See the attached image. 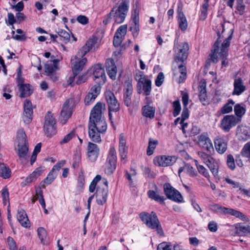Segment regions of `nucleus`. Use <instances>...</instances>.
<instances>
[{
  "label": "nucleus",
  "mask_w": 250,
  "mask_h": 250,
  "mask_svg": "<svg viewBox=\"0 0 250 250\" xmlns=\"http://www.w3.org/2000/svg\"><path fill=\"white\" fill-rule=\"evenodd\" d=\"M231 33L230 35L222 43L220 46V41L217 40L214 43L211 53L210 54V59L208 61H211L213 63H216L219 58L222 60L221 68L228 65L227 57L228 56V48L229 46L230 41L232 39Z\"/></svg>",
  "instance_id": "1"
},
{
  "label": "nucleus",
  "mask_w": 250,
  "mask_h": 250,
  "mask_svg": "<svg viewBox=\"0 0 250 250\" xmlns=\"http://www.w3.org/2000/svg\"><path fill=\"white\" fill-rule=\"evenodd\" d=\"M103 105L97 103L91 111L88 126L103 133L106 130L107 124L102 117Z\"/></svg>",
  "instance_id": "2"
},
{
  "label": "nucleus",
  "mask_w": 250,
  "mask_h": 250,
  "mask_svg": "<svg viewBox=\"0 0 250 250\" xmlns=\"http://www.w3.org/2000/svg\"><path fill=\"white\" fill-rule=\"evenodd\" d=\"M139 217L142 221L148 228L155 229L159 235L164 236V233L161 224L154 212L152 211L150 214L146 212H142L140 213Z\"/></svg>",
  "instance_id": "3"
},
{
  "label": "nucleus",
  "mask_w": 250,
  "mask_h": 250,
  "mask_svg": "<svg viewBox=\"0 0 250 250\" xmlns=\"http://www.w3.org/2000/svg\"><path fill=\"white\" fill-rule=\"evenodd\" d=\"M129 0H122L119 6H115L110 12L115 22L121 23L125 21L129 8Z\"/></svg>",
  "instance_id": "4"
},
{
  "label": "nucleus",
  "mask_w": 250,
  "mask_h": 250,
  "mask_svg": "<svg viewBox=\"0 0 250 250\" xmlns=\"http://www.w3.org/2000/svg\"><path fill=\"white\" fill-rule=\"evenodd\" d=\"M174 51L175 52V61L184 62L187 60L188 55L189 46L187 42H184L178 43V38L174 40Z\"/></svg>",
  "instance_id": "5"
},
{
  "label": "nucleus",
  "mask_w": 250,
  "mask_h": 250,
  "mask_svg": "<svg viewBox=\"0 0 250 250\" xmlns=\"http://www.w3.org/2000/svg\"><path fill=\"white\" fill-rule=\"evenodd\" d=\"M117 153L115 147L110 146L108 152L106 163L105 164L104 172L107 175H110L116 168Z\"/></svg>",
  "instance_id": "6"
},
{
  "label": "nucleus",
  "mask_w": 250,
  "mask_h": 250,
  "mask_svg": "<svg viewBox=\"0 0 250 250\" xmlns=\"http://www.w3.org/2000/svg\"><path fill=\"white\" fill-rule=\"evenodd\" d=\"M65 163L66 161L65 160H62L55 165L46 178L41 182L42 186L44 187L51 184L56 178L60 169L64 166Z\"/></svg>",
  "instance_id": "7"
},
{
  "label": "nucleus",
  "mask_w": 250,
  "mask_h": 250,
  "mask_svg": "<svg viewBox=\"0 0 250 250\" xmlns=\"http://www.w3.org/2000/svg\"><path fill=\"white\" fill-rule=\"evenodd\" d=\"M105 97L108 104L109 118L111 120L112 112H116L118 111L120 109V104L114 93L110 90L105 92Z\"/></svg>",
  "instance_id": "8"
},
{
  "label": "nucleus",
  "mask_w": 250,
  "mask_h": 250,
  "mask_svg": "<svg viewBox=\"0 0 250 250\" xmlns=\"http://www.w3.org/2000/svg\"><path fill=\"white\" fill-rule=\"evenodd\" d=\"M43 128L47 136H52L56 133V120L50 112L48 111L45 116Z\"/></svg>",
  "instance_id": "9"
},
{
  "label": "nucleus",
  "mask_w": 250,
  "mask_h": 250,
  "mask_svg": "<svg viewBox=\"0 0 250 250\" xmlns=\"http://www.w3.org/2000/svg\"><path fill=\"white\" fill-rule=\"evenodd\" d=\"M100 45V41L96 37L89 39L85 44L80 49L78 53L79 57H83L89 51H95Z\"/></svg>",
  "instance_id": "10"
},
{
  "label": "nucleus",
  "mask_w": 250,
  "mask_h": 250,
  "mask_svg": "<svg viewBox=\"0 0 250 250\" xmlns=\"http://www.w3.org/2000/svg\"><path fill=\"white\" fill-rule=\"evenodd\" d=\"M73 105V100L72 99H68L63 104L59 118L60 122L62 124H65L71 117Z\"/></svg>",
  "instance_id": "11"
},
{
  "label": "nucleus",
  "mask_w": 250,
  "mask_h": 250,
  "mask_svg": "<svg viewBox=\"0 0 250 250\" xmlns=\"http://www.w3.org/2000/svg\"><path fill=\"white\" fill-rule=\"evenodd\" d=\"M240 122V119L234 115H226L221 120L220 127L225 132H229Z\"/></svg>",
  "instance_id": "12"
},
{
  "label": "nucleus",
  "mask_w": 250,
  "mask_h": 250,
  "mask_svg": "<svg viewBox=\"0 0 250 250\" xmlns=\"http://www.w3.org/2000/svg\"><path fill=\"white\" fill-rule=\"evenodd\" d=\"M198 144L209 154L214 151L212 141L206 134H202L198 136Z\"/></svg>",
  "instance_id": "13"
},
{
  "label": "nucleus",
  "mask_w": 250,
  "mask_h": 250,
  "mask_svg": "<svg viewBox=\"0 0 250 250\" xmlns=\"http://www.w3.org/2000/svg\"><path fill=\"white\" fill-rule=\"evenodd\" d=\"M179 160L175 156L162 155L156 157L154 159V163L159 167H166L171 166L175 163H178Z\"/></svg>",
  "instance_id": "14"
},
{
  "label": "nucleus",
  "mask_w": 250,
  "mask_h": 250,
  "mask_svg": "<svg viewBox=\"0 0 250 250\" xmlns=\"http://www.w3.org/2000/svg\"><path fill=\"white\" fill-rule=\"evenodd\" d=\"M22 120L25 124H29L32 120L33 107L31 101L26 99L24 103Z\"/></svg>",
  "instance_id": "15"
},
{
  "label": "nucleus",
  "mask_w": 250,
  "mask_h": 250,
  "mask_svg": "<svg viewBox=\"0 0 250 250\" xmlns=\"http://www.w3.org/2000/svg\"><path fill=\"white\" fill-rule=\"evenodd\" d=\"M93 76L97 83L104 84L106 80L104 70L100 64L95 65L93 67Z\"/></svg>",
  "instance_id": "16"
},
{
  "label": "nucleus",
  "mask_w": 250,
  "mask_h": 250,
  "mask_svg": "<svg viewBox=\"0 0 250 250\" xmlns=\"http://www.w3.org/2000/svg\"><path fill=\"white\" fill-rule=\"evenodd\" d=\"M16 152L19 157V160L21 163H26L28 161V145L18 144V147L16 149Z\"/></svg>",
  "instance_id": "17"
},
{
  "label": "nucleus",
  "mask_w": 250,
  "mask_h": 250,
  "mask_svg": "<svg viewBox=\"0 0 250 250\" xmlns=\"http://www.w3.org/2000/svg\"><path fill=\"white\" fill-rule=\"evenodd\" d=\"M86 62L87 59L85 58H83L82 60L78 58L76 56L72 58L71 63L73 74L77 75L83 69Z\"/></svg>",
  "instance_id": "18"
},
{
  "label": "nucleus",
  "mask_w": 250,
  "mask_h": 250,
  "mask_svg": "<svg viewBox=\"0 0 250 250\" xmlns=\"http://www.w3.org/2000/svg\"><path fill=\"white\" fill-rule=\"evenodd\" d=\"M132 92L133 86L131 82L129 81L125 82L124 89V102L127 106L131 105Z\"/></svg>",
  "instance_id": "19"
},
{
  "label": "nucleus",
  "mask_w": 250,
  "mask_h": 250,
  "mask_svg": "<svg viewBox=\"0 0 250 250\" xmlns=\"http://www.w3.org/2000/svg\"><path fill=\"white\" fill-rule=\"evenodd\" d=\"M164 192L168 199L177 203L183 202L182 195L175 188H164Z\"/></svg>",
  "instance_id": "20"
},
{
  "label": "nucleus",
  "mask_w": 250,
  "mask_h": 250,
  "mask_svg": "<svg viewBox=\"0 0 250 250\" xmlns=\"http://www.w3.org/2000/svg\"><path fill=\"white\" fill-rule=\"evenodd\" d=\"M178 164H182L178 170V175L181 177L182 172L187 173L190 176L193 177L197 174V171L189 164L186 163L181 159L178 160Z\"/></svg>",
  "instance_id": "21"
},
{
  "label": "nucleus",
  "mask_w": 250,
  "mask_h": 250,
  "mask_svg": "<svg viewBox=\"0 0 250 250\" xmlns=\"http://www.w3.org/2000/svg\"><path fill=\"white\" fill-rule=\"evenodd\" d=\"M214 147L216 151L220 154H224L227 149L228 144L223 137H217L214 140Z\"/></svg>",
  "instance_id": "22"
},
{
  "label": "nucleus",
  "mask_w": 250,
  "mask_h": 250,
  "mask_svg": "<svg viewBox=\"0 0 250 250\" xmlns=\"http://www.w3.org/2000/svg\"><path fill=\"white\" fill-rule=\"evenodd\" d=\"M100 153V149L96 144L89 142L87 146V156L89 160L93 162L96 160Z\"/></svg>",
  "instance_id": "23"
},
{
  "label": "nucleus",
  "mask_w": 250,
  "mask_h": 250,
  "mask_svg": "<svg viewBox=\"0 0 250 250\" xmlns=\"http://www.w3.org/2000/svg\"><path fill=\"white\" fill-rule=\"evenodd\" d=\"M105 67L109 77L112 80H115L117 74V67L114 60L112 59H108L105 62Z\"/></svg>",
  "instance_id": "24"
},
{
  "label": "nucleus",
  "mask_w": 250,
  "mask_h": 250,
  "mask_svg": "<svg viewBox=\"0 0 250 250\" xmlns=\"http://www.w3.org/2000/svg\"><path fill=\"white\" fill-rule=\"evenodd\" d=\"M233 87L234 89L232 92L233 95H240L246 90V86L241 78H237L234 79Z\"/></svg>",
  "instance_id": "25"
},
{
  "label": "nucleus",
  "mask_w": 250,
  "mask_h": 250,
  "mask_svg": "<svg viewBox=\"0 0 250 250\" xmlns=\"http://www.w3.org/2000/svg\"><path fill=\"white\" fill-rule=\"evenodd\" d=\"M151 84L150 80L146 79L145 77H141L138 81V86H139L141 87V85H142L145 95L148 96L150 94L151 90ZM138 91V92L140 94L141 92V88Z\"/></svg>",
  "instance_id": "26"
},
{
  "label": "nucleus",
  "mask_w": 250,
  "mask_h": 250,
  "mask_svg": "<svg viewBox=\"0 0 250 250\" xmlns=\"http://www.w3.org/2000/svg\"><path fill=\"white\" fill-rule=\"evenodd\" d=\"M108 193V188H96V201L98 205H102L106 202Z\"/></svg>",
  "instance_id": "27"
},
{
  "label": "nucleus",
  "mask_w": 250,
  "mask_h": 250,
  "mask_svg": "<svg viewBox=\"0 0 250 250\" xmlns=\"http://www.w3.org/2000/svg\"><path fill=\"white\" fill-rule=\"evenodd\" d=\"M178 22L179 26L182 31H185L188 27V21L186 17L182 11V9L178 7Z\"/></svg>",
  "instance_id": "28"
},
{
  "label": "nucleus",
  "mask_w": 250,
  "mask_h": 250,
  "mask_svg": "<svg viewBox=\"0 0 250 250\" xmlns=\"http://www.w3.org/2000/svg\"><path fill=\"white\" fill-rule=\"evenodd\" d=\"M17 219L21 225L25 228L29 226V220L26 213L22 209H19L17 215Z\"/></svg>",
  "instance_id": "29"
},
{
  "label": "nucleus",
  "mask_w": 250,
  "mask_h": 250,
  "mask_svg": "<svg viewBox=\"0 0 250 250\" xmlns=\"http://www.w3.org/2000/svg\"><path fill=\"white\" fill-rule=\"evenodd\" d=\"M52 62V63H47L44 66L45 73L47 76L52 75L58 68V63L59 60L58 59H54Z\"/></svg>",
  "instance_id": "30"
},
{
  "label": "nucleus",
  "mask_w": 250,
  "mask_h": 250,
  "mask_svg": "<svg viewBox=\"0 0 250 250\" xmlns=\"http://www.w3.org/2000/svg\"><path fill=\"white\" fill-rule=\"evenodd\" d=\"M147 195L151 200H153L161 205L165 204L164 202L165 198L164 196H161L158 191L153 190H149L147 192Z\"/></svg>",
  "instance_id": "31"
},
{
  "label": "nucleus",
  "mask_w": 250,
  "mask_h": 250,
  "mask_svg": "<svg viewBox=\"0 0 250 250\" xmlns=\"http://www.w3.org/2000/svg\"><path fill=\"white\" fill-rule=\"evenodd\" d=\"M20 97L25 98L29 96L33 93V89L29 84H21L19 86Z\"/></svg>",
  "instance_id": "32"
},
{
  "label": "nucleus",
  "mask_w": 250,
  "mask_h": 250,
  "mask_svg": "<svg viewBox=\"0 0 250 250\" xmlns=\"http://www.w3.org/2000/svg\"><path fill=\"white\" fill-rule=\"evenodd\" d=\"M102 133L98 130L88 126V134L90 139L95 143L101 142V134Z\"/></svg>",
  "instance_id": "33"
},
{
  "label": "nucleus",
  "mask_w": 250,
  "mask_h": 250,
  "mask_svg": "<svg viewBox=\"0 0 250 250\" xmlns=\"http://www.w3.org/2000/svg\"><path fill=\"white\" fill-rule=\"evenodd\" d=\"M214 177L218 176L219 165L216 160L212 158L206 164Z\"/></svg>",
  "instance_id": "34"
},
{
  "label": "nucleus",
  "mask_w": 250,
  "mask_h": 250,
  "mask_svg": "<svg viewBox=\"0 0 250 250\" xmlns=\"http://www.w3.org/2000/svg\"><path fill=\"white\" fill-rule=\"evenodd\" d=\"M142 112L144 116L152 119L154 117L155 110L153 107L147 105L143 106Z\"/></svg>",
  "instance_id": "35"
},
{
  "label": "nucleus",
  "mask_w": 250,
  "mask_h": 250,
  "mask_svg": "<svg viewBox=\"0 0 250 250\" xmlns=\"http://www.w3.org/2000/svg\"><path fill=\"white\" fill-rule=\"evenodd\" d=\"M43 170L41 167L37 168L28 177L25 179L27 183H30L35 180L42 173Z\"/></svg>",
  "instance_id": "36"
},
{
  "label": "nucleus",
  "mask_w": 250,
  "mask_h": 250,
  "mask_svg": "<svg viewBox=\"0 0 250 250\" xmlns=\"http://www.w3.org/2000/svg\"><path fill=\"white\" fill-rule=\"evenodd\" d=\"M11 174L9 167L4 164L0 163V176L4 179L9 178Z\"/></svg>",
  "instance_id": "37"
},
{
  "label": "nucleus",
  "mask_w": 250,
  "mask_h": 250,
  "mask_svg": "<svg viewBox=\"0 0 250 250\" xmlns=\"http://www.w3.org/2000/svg\"><path fill=\"white\" fill-rule=\"evenodd\" d=\"M17 139L18 144H28L26 135L23 129L17 131Z\"/></svg>",
  "instance_id": "38"
},
{
  "label": "nucleus",
  "mask_w": 250,
  "mask_h": 250,
  "mask_svg": "<svg viewBox=\"0 0 250 250\" xmlns=\"http://www.w3.org/2000/svg\"><path fill=\"white\" fill-rule=\"evenodd\" d=\"M58 36H59L60 40L64 43L69 42L70 40V35L66 31L63 29H59L57 31Z\"/></svg>",
  "instance_id": "39"
},
{
  "label": "nucleus",
  "mask_w": 250,
  "mask_h": 250,
  "mask_svg": "<svg viewBox=\"0 0 250 250\" xmlns=\"http://www.w3.org/2000/svg\"><path fill=\"white\" fill-rule=\"evenodd\" d=\"M235 103L232 100H229L220 110L222 114H227L231 112L232 111V107Z\"/></svg>",
  "instance_id": "40"
},
{
  "label": "nucleus",
  "mask_w": 250,
  "mask_h": 250,
  "mask_svg": "<svg viewBox=\"0 0 250 250\" xmlns=\"http://www.w3.org/2000/svg\"><path fill=\"white\" fill-rule=\"evenodd\" d=\"M158 144V142L156 140H153L151 138H149L148 146L147 148L146 153L148 156L151 155L154 152L155 148Z\"/></svg>",
  "instance_id": "41"
},
{
  "label": "nucleus",
  "mask_w": 250,
  "mask_h": 250,
  "mask_svg": "<svg viewBox=\"0 0 250 250\" xmlns=\"http://www.w3.org/2000/svg\"><path fill=\"white\" fill-rule=\"evenodd\" d=\"M234 111L240 120L241 117L245 113L246 109L243 105L240 104H236L234 107Z\"/></svg>",
  "instance_id": "42"
},
{
  "label": "nucleus",
  "mask_w": 250,
  "mask_h": 250,
  "mask_svg": "<svg viewBox=\"0 0 250 250\" xmlns=\"http://www.w3.org/2000/svg\"><path fill=\"white\" fill-rule=\"evenodd\" d=\"M235 229H238L241 236L246 233L250 232V226H243L241 223H236L233 226Z\"/></svg>",
  "instance_id": "43"
},
{
  "label": "nucleus",
  "mask_w": 250,
  "mask_h": 250,
  "mask_svg": "<svg viewBox=\"0 0 250 250\" xmlns=\"http://www.w3.org/2000/svg\"><path fill=\"white\" fill-rule=\"evenodd\" d=\"M230 215L237 218H239L243 221H249V218L246 215L238 210H236L232 208Z\"/></svg>",
  "instance_id": "44"
},
{
  "label": "nucleus",
  "mask_w": 250,
  "mask_h": 250,
  "mask_svg": "<svg viewBox=\"0 0 250 250\" xmlns=\"http://www.w3.org/2000/svg\"><path fill=\"white\" fill-rule=\"evenodd\" d=\"M136 172L135 169H131L130 172L125 171V177L129 181L133 183L136 179Z\"/></svg>",
  "instance_id": "45"
},
{
  "label": "nucleus",
  "mask_w": 250,
  "mask_h": 250,
  "mask_svg": "<svg viewBox=\"0 0 250 250\" xmlns=\"http://www.w3.org/2000/svg\"><path fill=\"white\" fill-rule=\"evenodd\" d=\"M208 4L204 3L203 4L201 9L200 14L199 15V19L202 21H204L207 17L208 9Z\"/></svg>",
  "instance_id": "46"
},
{
  "label": "nucleus",
  "mask_w": 250,
  "mask_h": 250,
  "mask_svg": "<svg viewBox=\"0 0 250 250\" xmlns=\"http://www.w3.org/2000/svg\"><path fill=\"white\" fill-rule=\"evenodd\" d=\"M196 166L199 172L201 174H202L207 178H209V174L207 169H206L203 166L198 165L197 162H196Z\"/></svg>",
  "instance_id": "47"
},
{
  "label": "nucleus",
  "mask_w": 250,
  "mask_h": 250,
  "mask_svg": "<svg viewBox=\"0 0 250 250\" xmlns=\"http://www.w3.org/2000/svg\"><path fill=\"white\" fill-rule=\"evenodd\" d=\"M241 154L243 156L248 158L250 161V142L244 146L242 150Z\"/></svg>",
  "instance_id": "48"
},
{
  "label": "nucleus",
  "mask_w": 250,
  "mask_h": 250,
  "mask_svg": "<svg viewBox=\"0 0 250 250\" xmlns=\"http://www.w3.org/2000/svg\"><path fill=\"white\" fill-rule=\"evenodd\" d=\"M245 10V5L243 3L242 0H238L237 1V6H236V12H237L239 15H242L244 12Z\"/></svg>",
  "instance_id": "49"
},
{
  "label": "nucleus",
  "mask_w": 250,
  "mask_h": 250,
  "mask_svg": "<svg viewBox=\"0 0 250 250\" xmlns=\"http://www.w3.org/2000/svg\"><path fill=\"white\" fill-rule=\"evenodd\" d=\"M92 86L90 89V92L89 93L91 94L92 95L95 96L94 97L96 98L98 94H100L101 87V85L102 84L97 83Z\"/></svg>",
  "instance_id": "50"
},
{
  "label": "nucleus",
  "mask_w": 250,
  "mask_h": 250,
  "mask_svg": "<svg viewBox=\"0 0 250 250\" xmlns=\"http://www.w3.org/2000/svg\"><path fill=\"white\" fill-rule=\"evenodd\" d=\"M0 192L4 205H6L7 203L9 204V194L7 188H2Z\"/></svg>",
  "instance_id": "51"
},
{
  "label": "nucleus",
  "mask_w": 250,
  "mask_h": 250,
  "mask_svg": "<svg viewBox=\"0 0 250 250\" xmlns=\"http://www.w3.org/2000/svg\"><path fill=\"white\" fill-rule=\"evenodd\" d=\"M38 234L40 239H41V242L42 243H44V241L45 240V239L47 237V232L45 229L42 227L38 228Z\"/></svg>",
  "instance_id": "52"
},
{
  "label": "nucleus",
  "mask_w": 250,
  "mask_h": 250,
  "mask_svg": "<svg viewBox=\"0 0 250 250\" xmlns=\"http://www.w3.org/2000/svg\"><path fill=\"white\" fill-rule=\"evenodd\" d=\"M173 115L174 117L177 116L181 110V105L179 101H175L173 103Z\"/></svg>",
  "instance_id": "53"
},
{
  "label": "nucleus",
  "mask_w": 250,
  "mask_h": 250,
  "mask_svg": "<svg viewBox=\"0 0 250 250\" xmlns=\"http://www.w3.org/2000/svg\"><path fill=\"white\" fill-rule=\"evenodd\" d=\"M36 192H37V194H38V198H40L39 201L41 206L42 207V208L43 209H45V203L44 199L43 198L42 191L41 190V188H37Z\"/></svg>",
  "instance_id": "54"
},
{
  "label": "nucleus",
  "mask_w": 250,
  "mask_h": 250,
  "mask_svg": "<svg viewBox=\"0 0 250 250\" xmlns=\"http://www.w3.org/2000/svg\"><path fill=\"white\" fill-rule=\"evenodd\" d=\"M16 32L19 35H16L14 36V35L15 34V32L12 31L14 39L18 41H22L25 39V35L23 34V32L21 29H18Z\"/></svg>",
  "instance_id": "55"
},
{
  "label": "nucleus",
  "mask_w": 250,
  "mask_h": 250,
  "mask_svg": "<svg viewBox=\"0 0 250 250\" xmlns=\"http://www.w3.org/2000/svg\"><path fill=\"white\" fill-rule=\"evenodd\" d=\"M7 245L10 250H17L16 242L13 238L9 236L7 239Z\"/></svg>",
  "instance_id": "56"
},
{
  "label": "nucleus",
  "mask_w": 250,
  "mask_h": 250,
  "mask_svg": "<svg viewBox=\"0 0 250 250\" xmlns=\"http://www.w3.org/2000/svg\"><path fill=\"white\" fill-rule=\"evenodd\" d=\"M127 31V25H123L120 26L116 31L115 34L124 38Z\"/></svg>",
  "instance_id": "57"
},
{
  "label": "nucleus",
  "mask_w": 250,
  "mask_h": 250,
  "mask_svg": "<svg viewBox=\"0 0 250 250\" xmlns=\"http://www.w3.org/2000/svg\"><path fill=\"white\" fill-rule=\"evenodd\" d=\"M227 163L228 167L231 170H233L235 167L234 160L232 155L229 154L227 156Z\"/></svg>",
  "instance_id": "58"
},
{
  "label": "nucleus",
  "mask_w": 250,
  "mask_h": 250,
  "mask_svg": "<svg viewBox=\"0 0 250 250\" xmlns=\"http://www.w3.org/2000/svg\"><path fill=\"white\" fill-rule=\"evenodd\" d=\"M127 149V146H119V154L122 161L125 160V159L126 158Z\"/></svg>",
  "instance_id": "59"
},
{
  "label": "nucleus",
  "mask_w": 250,
  "mask_h": 250,
  "mask_svg": "<svg viewBox=\"0 0 250 250\" xmlns=\"http://www.w3.org/2000/svg\"><path fill=\"white\" fill-rule=\"evenodd\" d=\"M75 136V133L74 131H71L69 133L66 135L62 140L60 142L61 144H64L68 143Z\"/></svg>",
  "instance_id": "60"
},
{
  "label": "nucleus",
  "mask_w": 250,
  "mask_h": 250,
  "mask_svg": "<svg viewBox=\"0 0 250 250\" xmlns=\"http://www.w3.org/2000/svg\"><path fill=\"white\" fill-rule=\"evenodd\" d=\"M198 155L200 158L205 164L208 162L210 159L212 158V157L209 156L208 154L203 152H198Z\"/></svg>",
  "instance_id": "61"
},
{
  "label": "nucleus",
  "mask_w": 250,
  "mask_h": 250,
  "mask_svg": "<svg viewBox=\"0 0 250 250\" xmlns=\"http://www.w3.org/2000/svg\"><path fill=\"white\" fill-rule=\"evenodd\" d=\"M124 37L118 36L116 34H115L113 41V45L115 47H119L121 45L123 40L124 39Z\"/></svg>",
  "instance_id": "62"
},
{
  "label": "nucleus",
  "mask_w": 250,
  "mask_h": 250,
  "mask_svg": "<svg viewBox=\"0 0 250 250\" xmlns=\"http://www.w3.org/2000/svg\"><path fill=\"white\" fill-rule=\"evenodd\" d=\"M239 135L242 138V139L245 141L250 137L248 130L245 127L241 129V132L239 133Z\"/></svg>",
  "instance_id": "63"
},
{
  "label": "nucleus",
  "mask_w": 250,
  "mask_h": 250,
  "mask_svg": "<svg viewBox=\"0 0 250 250\" xmlns=\"http://www.w3.org/2000/svg\"><path fill=\"white\" fill-rule=\"evenodd\" d=\"M157 250H171V249L169 243L163 242L158 246Z\"/></svg>",
  "instance_id": "64"
}]
</instances>
